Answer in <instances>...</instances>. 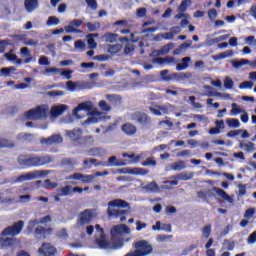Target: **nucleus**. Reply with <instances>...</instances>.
<instances>
[{
	"instance_id": "f257e3e1",
	"label": "nucleus",
	"mask_w": 256,
	"mask_h": 256,
	"mask_svg": "<svg viewBox=\"0 0 256 256\" xmlns=\"http://www.w3.org/2000/svg\"><path fill=\"white\" fill-rule=\"evenodd\" d=\"M55 161V157L46 154L39 156L37 154H20L17 163L21 169H33L35 167H45Z\"/></svg>"
},
{
	"instance_id": "f03ea898",
	"label": "nucleus",
	"mask_w": 256,
	"mask_h": 256,
	"mask_svg": "<svg viewBox=\"0 0 256 256\" xmlns=\"http://www.w3.org/2000/svg\"><path fill=\"white\" fill-rule=\"evenodd\" d=\"M134 249V251H130L124 256H148L153 253V246L147 240L134 242Z\"/></svg>"
},
{
	"instance_id": "7ed1b4c3",
	"label": "nucleus",
	"mask_w": 256,
	"mask_h": 256,
	"mask_svg": "<svg viewBox=\"0 0 256 256\" xmlns=\"http://www.w3.org/2000/svg\"><path fill=\"white\" fill-rule=\"evenodd\" d=\"M160 77L163 81H185V79H191L193 73L191 72H175L169 74V70H162L160 72Z\"/></svg>"
},
{
	"instance_id": "20e7f679",
	"label": "nucleus",
	"mask_w": 256,
	"mask_h": 256,
	"mask_svg": "<svg viewBox=\"0 0 256 256\" xmlns=\"http://www.w3.org/2000/svg\"><path fill=\"white\" fill-rule=\"evenodd\" d=\"M56 191L58 194L54 196V201L59 203L61 201V197H69V195H73V193L81 195V193H83V188L79 186L73 187L71 185H66L62 188L56 189Z\"/></svg>"
},
{
	"instance_id": "39448f33",
	"label": "nucleus",
	"mask_w": 256,
	"mask_h": 256,
	"mask_svg": "<svg viewBox=\"0 0 256 256\" xmlns=\"http://www.w3.org/2000/svg\"><path fill=\"white\" fill-rule=\"evenodd\" d=\"M49 115V108L45 106H37L35 109H30L25 113L26 119L37 121L39 119H47Z\"/></svg>"
},
{
	"instance_id": "423d86ee",
	"label": "nucleus",
	"mask_w": 256,
	"mask_h": 256,
	"mask_svg": "<svg viewBox=\"0 0 256 256\" xmlns=\"http://www.w3.org/2000/svg\"><path fill=\"white\" fill-rule=\"evenodd\" d=\"M23 227H25V222L23 220L15 222L12 226L6 227L1 232V236L7 237V236L11 235V237H15L23 231Z\"/></svg>"
},
{
	"instance_id": "0eeeda50",
	"label": "nucleus",
	"mask_w": 256,
	"mask_h": 256,
	"mask_svg": "<svg viewBox=\"0 0 256 256\" xmlns=\"http://www.w3.org/2000/svg\"><path fill=\"white\" fill-rule=\"evenodd\" d=\"M131 121L142 125V127H149L152 123L151 117L145 112L136 111L131 114Z\"/></svg>"
},
{
	"instance_id": "6e6552de",
	"label": "nucleus",
	"mask_w": 256,
	"mask_h": 256,
	"mask_svg": "<svg viewBox=\"0 0 256 256\" xmlns=\"http://www.w3.org/2000/svg\"><path fill=\"white\" fill-rule=\"evenodd\" d=\"M49 170H35L18 176L17 181L23 183V181H33V179H39V177H47Z\"/></svg>"
},
{
	"instance_id": "1a4fd4ad",
	"label": "nucleus",
	"mask_w": 256,
	"mask_h": 256,
	"mask_svg": "<svg viewBox=\"0 0 256 256\" xmlns=\"http://www.w3.org/2000/svg\"><path fill=\"white\" fill-rule=\"evenodd\" d=\"M98 245L100 249H113L114 251H116L117 249H121L125 245V242L123 241V239H119L116 242L112 243L105 239H100L98 240Z\"/></svg>"
},
{
	"instance_id": "9d476101",
	"label": "nucleus",
	"mask_w": 256,
	"mask_h": 256,
	"mask_svg": "<svg viewBox=\"0 0 256 256\" xmlns=\"http://www.w3.org/2000/svg\"><path fill=\"white\" fill-rule=\"evenodd\" d=\"M38 253L41 256H55L57 255V248L51 243H42L38 249Z\"/></svg>"
},
{
	"instance_id": "9b49d317",
	"label": "nucleus",
	"mask_w": 256,
	"mask_h": 256,
	"mask_svg": "<svg viewBox=\"0 0 256 256\" xmlns=\"http://www.w3.org/2000/svg\"><path fill=\"white\" fill-rule=\"evenodd\" d=\"M107 213L109 217H114L115 219L120 217L121 223H125V221H127V217L125 216L129 214V210H119L115 208H108Z\"/></svg>"
},
{
	"instance_id": "f8f14e48",
	"label": "nucleus",
	"mask_w": 256,
	"mask_h": 256,
	"mask_svg": "<svg viewBox=\"0 0 256 256\" xmlns=\"http://www.w3.org/2000/svg\"><path fill=\"white\" fill-rule=\"evenodd\" d=\"M95 215L93 214V210L85 209L79 214V223L80 225H89L91 221H93Z\"/></svg>"
},
{
	"instance_id": "ddd939ff",
	"label": "nucleus",
	"mask_w": 256,
	"mask_h": 256,
	"mask_svg": "<svg viewBox=\"0 0 256 256\" xmlns=\"http://www.w3.org/2000/svg\"><path fill=\"white\" fill-rule=\"evenodd\" d=\"M117 173H120V174L128 173V175H147L149 173V170L145 168H122V169H118Z\"/></svg>"
},
{
	"instance_id": "4468645a",
	"label": "nucleus",
	"mask_w": 256,
	"mask_h": 256,
	"mask_svg": "<svg viewBox=\"0 0 256 256\" xmlns=\"http://www.w3.org/2000/svg\"><path fill=\"white\" fill-rule=\"evenodd\" d=\"M40 143L42 145H59V143H63V137L61 134H53L48 138H42Z\"/></svg>"
},
{
	"instance_id": "2eb2a0df",
	"label": "nucleus",
	"mask_w": 256,
	"mask_h": 256,
	"mask_svg": "<svg viewBox=\"0 0 256 256\" xmlns=\"http://www.w3.org/2000/svg\"><path fill=\"white\" fill-rule=\"evenodd\" d=\"M83 25V20L74 19L70 22V25L64 27L66 33H81L80 29H77ZM76 27V28H75Z\"/></svg>"
},
{
	"instance_id": "dca6fc26",
	"label": "nucleus",
	"mask_w": 256,
	"mask_h": 256,
	"mask_svg": "<svg viewBox=\"0 0 256 256\" xmlns=\"http://www.w3.org/2000/svg\"><path fill=\"white\" fill-rule=\"evenodd\" d=\"M67 109H69V106L65 104H58V105L52 106L50 109V115L51 117H54V118L61 117V115H63V113H65Z\"/></svg>"
},
{
	"instance_id": "f3484780",
	"label": "nucleus",
	"mask_w": 256,
	"mask_h": 256,
	"mask_svg": "<svg viewBox=\"0 0 256 256\" xmlns=\"http://www.w3.org/2000/svg\"><path fill=\"white\" fill-rule=\"evenodd\" d=\"M93 109V106L91 105V102H82L78 104L76 108L73 109V115L77 119H81L82 117L79 115L80 111H91Z\"/></svg>"
},
{
	"instance_id": "a211bd4d",
	"label": "nucleus",
	"mask_w": 256,
	"mask_h": 256,
	"mask_svg": "<svg viewBox=\"0 0 256 256\" xmlns=\"http://www.w3.org/2000/svg\"><path fill=\"white\" fill-rule=\"evenodd\" d=\"M24 9L27 13H33L39 9V0H24Z\"/></svg>"
},
{
	"instance_id": "6ab92c4d",
	"label": "nucleus",
	"mask_w": 256,
	"mask_h": 256,
	"mask_svg": "<svg viewBox=\"0 0 256 256\" xmlns=\"http://www.w3.org/2000/svg\"><path fill=\"white\" fill-rule=\"evenodd\" d=\"M193 177H195V173L193 172H182L171 176L170 179H177L178 181H191Z\"/></svg>"
},
{
	"instance_id": "aec40b11",
	"label": "nucleus",
	"mask_w": 256,
	"mask_h": 256,
	"mask_svg": "<svg viewBox=\"0 0 256 256\" xmlns=\"http://www.w3.org/2000/svg\"><path fill=\"white\" fill-rule=\"evenodd\" d=\"M123 133H125V135H128L129 137L135 135V133H137V126L131 124V123H125L122 125L121 127Z\"/></svg>"
},
{
	"instance_id": "412c9836",
	"label": "nucleus",
	"mask_w": 256,
	"mask_h": 256,
	"mask_svg": "<svg viewBox=\"0 0 256 256\" xmlns=\"http://www.w3.org/2000/svg\"><path fill=\"white\" fill-rule=\"evenodd\" d=\"M213 191H215L216 195L218 197H221V199H223V201H227L228 203H233V197L229 196V194H227V192H225V190L218 188V187H214Z\"/></svg>"
},
{
	"instance_id": "4be33fe9",
	"label": "nucleus",
	"mask_w": 256,
	"mask_h": 256,
	"mask_svg": "<svg viewBox=\"0 0 256 256\" xmlns=\"http://www.w3.org/2000/svg\"><path fill=\"white\" fill-rule=\"evenodd\" d=\"M123 233H129V227L125 224L116 225L111 229L112 235H123Z\"/></svg>"
},
{
	"instance_id": "5701e85b",
	"label": "nucleus",
	"mask_w": 256,
	"mask_h": 256,
	"mask_svg": "<svg viewBox=\"0 0 256 256\" xmlns=\"http://www.w3.org/2000/svg\"><path fill=\"white\" fill-rule=\"evenodd\" d=\"M149 111L156 115V117H161V115H167L169 113V109L165 106H156V108L149 107Z\"/></svg>"
},
{
	"instance_id": "b1692460",
	"label": "nucleus",
	"mask_w": 256,
	"mask_h": 256,
	"mask_svg": "<svg viewBox=\"0 0 256 256\" xmlns=\"http://www.w3.org/2000/svg\"><path fill=\"white\" fill-rule=\"evenodd\" d=\"M101 39L104 41V43H116V41L119 39V35L112 32H106L103 34Z\"/></svg>"
},
{
	"instance_id": "393cba45",
	"label": "nucleus",
	"mask_w": 256,
	"mask_h": 256,
	"mask_svg": "<svg viewBox=\"0 0 256 256\" xmlns=\"http://www.w3.org/2000/svg\"><path fill=\"white\" fill-rule=\"evenodd\" d=\"M129 206V202L121 199H115L108 203V207H118L119 209H125V207Z\"/></svg>"
},
{
	"instance_id": "a878e982",
	"label": "nucleus",
	"mask_w": 256,
	"mask_h": 256,
	"mask_svg": "<svg viewBox=\"0 0 256 256\" xmlns=\"http://www.w3.org/2000/svg\"><path fill=\"white\" fill-rule=\"evenodd\" d=\"M20 53L22 57H27L24 60L25 64L31 63V61H35V58L31 56V51L29 50V48L23 47L22 49H20Z\"/></svg>"
},
{
	"instance_id": "bb28decb",
	"label": "nucleus",
	"mask_w": 256,
	"mask_h": 256,
	"mask_svg": "<svg viewBox=\"0 0 256 256\" xmlns=\"http://www.w3.org/2000/svg\"><path fill=\"white\" fill-rule=\"evenodd\" d=\"M189 63H191V57L182 58V63H178L176 65V70L177 71H185V69H188Z\"/></svg>"
},
{
	"instance_id": "cd10ccee",
	"label": "nucleus",
	"mask_w": 256,
	"mask_h": 256,
	"mask_svg": "<svg viewBox=\"0 0 256 256\" xmlns=\"http://www.w3.org/2000/svg\"><path fill=\"white\" fill-rule=\"evenodd\" d=\"M233 50H227L225 52L212 56L214 61H221V59H227V57H233Z\"/></svg>"
},
{
	"instance_id": "c85d7f7f",
	"label": "nucleus",
	"mask_w": 256,
	"mask_h": 256,
	"mask_svg": "<svg viewBox=\"0 0 256 256\" xmlns=\"http://www.w3.org/2000/svg\"><path fill=\"white\" fill-rule=\"evenodd\" d=\"M187 168V164L183 160H179L178 162H174L170 165V169L172 171H183V169Z\"/></svg>"
},
{
	"instance_id": "c756f323",
	"label": "nucleus",
	"mask_w": 256,
	"mask_h": 256,
	"mask_svg": "<svg viewBox=\"0 0 256 256\" xmlns=\"http://www.w3.org/2000/svg\"><path fill=\"white\" fill-rule=\"evenodd\" d=\"M153 63H158V65H163L164 63H175V58L173 56H167L164 58L158 57L153 59Z\"/></svg>"
},
{
	"instance_id": "7c9ffc66",
	"label": "nucleus",
	"mask_w": 256,
	"mask_h": 256,
	"mask_svg": "<svg viewBox=\"0 0 256 256\" xmlns=\"http://www.w3.org/2000/svg\"><path fill=\"white\" fill-rule=\"evenodd\" d=\"M82 133L83 132L81 131V129H77L69 131L67 135L72 141H79V139H81Z\"/></svg>"
},
{
	"instance_id": "2f4dec72",
	"label": "nucleus",
	"mask_w": 256,
	"mask_h": 256,
	"mask_svg": "<svg viewBox=\"0 0 256 256\" xmlns=\"http://www.w3.org/2000/svg\"><path fill=\"white\" fill-rule=\"evenodd\" d=\"M121 49H123V45L121 44L107 45V53L111 55H117Z\"/></svg>"
},
{
	"instance_id": "473e14b6",
	"label": "nucleus",
	"mask_w": 256,
	"mask_h": 256,
	"mask_svg": "<svg viewBox=\"0 0 256 256\" xmlns=\"http://www.w3.org/2000/svg\"><path fill=\"white\" fill-rule=\"evenodd\" d=\"M125 163H121L117 161V156H112L108 159L106 167H122Z\"/></svg>"
},
{
	"instance_id": "72a5a7b5",
	"label": "nucleus",
	"mask_w": 256,
	"mask_h": 256,
	"mask_svg": "<svg viewBox=\"0 0 256 256\" xmlns=\"http://www.w3.org/2000/svg\"><path fill=\"white\" fill-rule=\"evenodd\" d=\"M34 235L36 239H45L47 235V229L43 227H38L35 229Z\"/></svg>"
},
{
	"instance_id": "f704fd0d",
	"label": "nucleus",
	"mask_w": 256,
	"mask_h": 256,
	"mask_svg": "<svg viewBox=\"0 0 256 256\" xmlns=\"http://www.w3.org/2000/svg\"><path fill=\"white\" fill-rule=\"evenodd\" d=\"M173 47H175V44L168 43V44L164 45L160 50H158L157 55H167V53H169V51H171V49H173Z\"/></svg>"
},
{
	"instance_id": "c9c22d12",
	"label": "nucleus",
	"mask_w": 256,
	"mask_h": 256,
	"mask_svg": "<svg viewBox=\"0 0 256 256\" xmlns=\"http://www.w3.org/2000/svg\"><path fill=\"white\" fill-rule=\"evenodd\" d=\"M14 71H17V68L15 66L5 67L0 70L1 75H4V77H9L11 73H14Z\"/></svg>"
},
{
	"instance_id": "e433bc0d",
	"label": "nucleus",
	"mask_w": 256,
	"mask_h": 256,
	"mask_svg": "<svg viewBox=\"0 0 256 256\" xmlns=\"http://www.w3.org/2000/svg\"><path fill=\"white\" fill-rule=\"evenodd\" d=\"M15 147V144L9 139L0 138V149Z\"/></svg>"
},
{
	"instance_id": "4c0bfd02",
	"label": "nucleus",
	"mask_w": 256,
	"mask_h": 256,
	"mask_svg": "<svg viewBox=\"0 0 256 256\" xmlns=\"http://www.w3.org/2000/svg\"><path fill=\"white\" fill-rule=\"evenodd\" d=\"M143 189L148 193H153V191H157V189H159V186L157 185V182H151L145 185Z\"/></svg>"
},
{
	"instance_id": "58836bf2",
	"label": "nucleus",
	"mask_w": 256,
	"mask_h": 256,
	"mask_svg": "<svg viewBox=\"0 0 256 256\" xmlns=\"http://www.w3.org/2000/svg\"><path fill=\"white\" fill-rule=\"evenodd\" d=\"M228 127H232L234 129H237V127L241 126V122H239V119L231 118L226 121Z\"/></svg>"
},
{
	"instance_id": "ea45409f",
	"label": "nucleus",
	"mask_w": 256,
	"mask_h": 256,
	"mask_svg": "<svg viewBox=\"0 0 256 256\" xmlns=\"http://www.w3.org/2000/svg\"><path fill=\"white\" fill-rule=\"evenodd\" d=\"M157 165V160L153 157L147 158L144 162H142V167H155Z\"/></svg>"
},
{
	"instance_id": "a19ab883",
	"label": "nucleus",
	"mask_w": 256,
	"mask_h": 256,
	"mask_svg": "<svg viewBox=\"0 0 256 256\" xmlns=\"http://www.w3.org/2000/svg\"><path fill=\"white\" fill-rule=\"evenodd\" d=\"M98 107L101 109V111H105L106 113H109V111H111V107L109 106V104H107V101L105 100H101L98 103Z\"/></svg>"
},
{
	"instance_id": "79ce46f5",
	"label": "nucleus",
	"mask_w": 256,
	"mask_h": 256,
	"mask_svg": "<svg viewBox=\"0 0 256 256\" xmlns=\"http://www.w3.org/2000/svg\"><path fill=\"white\" fill-rule=\"evenodd\" d=\"M0 241H1L2 247H13V242H14L13 238H9V237L1 238Z\"/></svg>"
},
{
	"instance_id": "37998d69",
	"label": "nucleus",
	"mask_w": 256,
	"mask_h": 256,
	"mask_svg": "<svg viewBox=\"0 0 256 256\" xmlns=\"http://www.w3.org/2000/svg\"><path fill=\"white\" fill-rule=\"evenodd\" d=\"M58 185L57 182H51L49 179L44 181V189H57Z\"/></svg>"
},
{
	"instance_id": "c03bdc74",
	"label": "nucleus",
	"mask_w": 256,
	"mask_h": 256,
	"mask_svg": "<svg viewBox=\"0 0 256 256\" xmlns=\"http://www.w3.org/2000/svg\"><path fill=\"white\" fill-rule=\"evenodd\" d=\"M191 0H183L179 6V11L181 13H185V11H187V7H189V5H191Z\"/></svg>"
},
{
	"instance_id": "a18cd8bd",
	"label": "nucleus",
	"mask_w": 256,
	"mask_h": 256,
	"mask_svg": "<svg viewBox=\"0 0 256 256\" xmlns=\"http://www.w3.org/2000/svg\"><path fill=\"white\" fill-rule=\"evenodd\" d=\"M202 234L204 239H209V237H211V224H208L203 227Z\"/></svg>"
},
{
	"instance_id": "49530a36",
	"label": "nucleus",
	"mask_w": 256,
	"mask_h": 256,
	"mask_svg": "<svg viewBox=\"0 0 256 256\" xmlns=\"http://www.w3.org/2000/svg\"><path fill=\"white\" fill-rule=\"evenodd\" d=\"M86 27L90 32L97 31L99 27H101V24L99 23H92V22H87Z\"/></svg>"
},
{
	"instance_id": "de8ad7c7",
	"label": "nucleus",
	"mask_w": 256,
	"mask_h": 256,
	"mask_svg": "<svg viewBox=\"0 0 256 256\" xmlns=\"http://www.w3.org/2000/svg\"><path fill=\"white\" fill-rule=\"evenodd\" d=\"M239 147H240V149H243L245 147L246 151H254L255 143H253V142H248L246 144L240 143Z\"/></svg>"
},
{
	"instance_id": "09e8293b",
	"label": "nucleus",
	"mask_w": 256,
	"mask_h": 256,
	"mask_svg": "<svg viewBox=\"0 0 256 256\" xmlns=\"http://www.w3.org/2000/svg\"><path fill=\"white\" fill-rule=\"evenodd\" d=\"M85 176H83V174L81 173H74L70 176H68L66 179H68L69 181L74 180V181H82V179H84Z\"/></svg>"
},
{
	"instance_id": "8fccbe9b",
	"label": "nucleus",
	"mask_w": 256,
	"mask_h": 256,
	"mask_svg": "<svg viewBox=\"0 0 256 256\" xmlns=\"http://www.w3.org/2000/svg\"><path fill=\"white\" fill-rule=\"evenodd\" d=\"M59 23V18H57L56 16H50L46 22V25H48V27H51L52 25H57Z\"/></svg>"
},
{
	"instance_id": "3c124183",
	"label": "nucleus",
	"mask_w": 256,
	"mask_h": 256,
	"mask_svg": "<svg viewBox=\"0 0 256 256\" xmlns=\"http://www.w3.org/2000/svg\"><path fill=\"white\" fill-rule=\"evenodd\" d=\"M47 95L49 97H61V96L65 95V92H63L61 90H52V91L48 92Z\"/></svg>"
},
{
	"instance_id": "603ef678",
	"label": "nucleus",
	"mask_w": 256,
	"mask_h": 256,
	"mask_svg": "<svg viewBox=\"0 0 256 256\" xmlns=\"http://www.w3.org/2000/svg\"><path fill=\"white\" fill-rule=\"evenodd\" d=\"M239 89H253V81H244L239 85Z\"/></svg>"
},
{
	"instance_id": "864d4df0",
	"label": "nucleus",
	"mask_w": 256,
	"mask_h": 256,
	"mask_svg": "<svg viewBox=\"0 0 256 256\" xmlns=\"http://www.w3.org/2000/svg\"><path fill=\"white\" fill-rule=\"evenodd\" d=\"M239 113H243V110L239 108L237 103L232 104V110H231V115H239Z\"/></svg>"
},
{
	"instance_id": "5fc2aeb1",
	"label": "nucleus",
	"mask_w": 256,
	"mask_h": 256,
	"mask_svg": "<svg viewBox=\"0 0 256 256\" xmlns=\"http://www.w3.org/2000/svg\"><path fill=\"white\" fill-rule=\"evenodd\" d=\"M234 85L233 79L226 77L224 79V87L225 89H231Z\"/></svg>"
},
{
	"instance_id": "6e6d98bb",
	"label": "nucleus",
	"mask_w": 256,
	"mask_h": 256,
	"mask_svg": "<svg viewBox=\"0 0 256 256\" xmlns=\"http://www.w3.org/2000/svg\"><path fill=\"white\" fill-rule=\"evenodd\" d=\"M106 99H108L110 102H113V101L117 102V101H121V96L115 95V94H107Z\"/></svg>"
},
{
	"instance_id": "4d7b16f0",
	"label": "nucleus",
	"mask_w": 256,
	"mask_h": 256,
	"mask_svg": "<svg viewBox=\"0 0 256 256\" xmlns=\"http://www.w3.org/2000/svg\"><path fill=\"white\" fill-rule=\"evenodd\" d=\"M4 57L8 60V61H15L17 59V56L15 54H13V50H10L8 53L4 54Z\"/></svg>"
},
{
	"instance_id": "13d9d810",
	"label": "nucleus",
	"mask_w": 256,
	"mask_h": 256,
	"mask_svg": "<svg viewBox=\"0 0 256 256\" xmlns=\"http://www.w3.org/2000/svg\"><path fill=\"white\" fill-rule=\"evenodd\" d=\"M253 215H255V208H249V209H247V210L245 211V213H244V217H245L246 219H251V217H252Z\"/></svg>"
},
{
	"instance_id": "bf43d9fd",
	"label": "nucleus",
	"mask_w": 256,
	"mask_h": 256,
	"mask_svg": "<svg viewBox=\"0 0 256 256\" xmlns=\"http://www.w3.org/2000/svg\"><path fill=\"white\" fill-rule=\"evenodd\" d=\"M137 17L143 18L145 15H147V8H138L136 10Z\"/></svg>"
},
{
	"instance_id": "052dcab7",
	"label": "nucleus",
	"mask_w": 256,
	"mask_h": 256,
	"mask_svg": "<svg viewBox=\"0 0 256 256\" xmlns=\"http://www.w3.org/2000/svg\"><path fill=\"white\" fill-rule=\"evenodd\" d=\"M88 7H90V9H93V11L97 10V0H85Z\"/></svg>"
},
{
	"instance_id": "680f3d73",
	"label": "nucleus",
	"mask_w": 256,
	"mask_h": 256,
	"mask_svg": "<svg viewBox=\"0 0 256 256\" xmlns=\"http://www.w3.org/2000/svg\"><path fill=\"white\" fill-rule=\"evenodd\" d=\"M247 243L249 245H253L254 243H256V231H254L252 234L249 235L247 239Z\"/></svg>"
},
{
	"instance_id": "e2e57ef3",
	"label": "nucleus",
	"mask_w": 256,
	"mask_h": 256,
	"mask_svg": "<svg viewBox=\"0 0 256 256\" xmlns=\"http://www.w3.org/2000/svg\"><path fill=\"white\" fill-rule=\"evenodd\" d=\"M39 65H50L49 58L47 56H41L38 60Z\"/></svg>"
},
{
	"instance_id": "0e129e2a",
	"label": "nucleus",
	"mask_w": 256,
	"mask_h": 256,
	"mask_svg": "<svg viewBox=\"0 0 256 256\" xmlns=\"http://www.w3.org/2000/svg\"><path fill=\"white\" fill-rule=\"evenodd\" d=\"M176 157H191V150H182L176 154Z\"/></svg>"
},
{
	"instance_id": "69168bd1",
	"label": "nucleus",
	"mask_w": 256,
	"mask_h": 256,
	"mask_svg": "<svg viewBox=\"0 0 256 256\" xmlns=\"http://www.w3.org/2000/svg\"><path fill=\"white\" fill-rule=\"evenodd\" d=\"M89 49H97V42H95V39L89 38L87 40Z\"/></svg>"
},
{
	"instance_id": "338daca9",
	"label": "nucleus",
	"mask_w": 256,
	"mask_h": 256,
	"mask_svg": "<svg viewBox=\"0 0 256 256\" xmlns=\"http://www.w3.org/2000/svg\"><path fill=\"white\" fill-rule=\"evenodd\" d=\"M208 17L209 19H217V9H210L208 10Z\"/></svg>"
},
{
	"instance_id": "774afa93",
	"label": "nucleus",
	"mask_w": 256,
	"mask_h": 256,
	"mask_svg": "<svg viewBox=\"0 0 256 256\" xmlns=\"http://www.w3.org/2000/svg\"><path fill=\"white\" fill-rule=\"evenodd\" d=\"M83 177L84 178H82V183H91V180L92 179H95V176L94 175H84L83 174Z\"/></svg>"
}]
</instances>
